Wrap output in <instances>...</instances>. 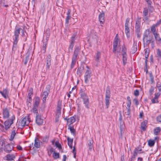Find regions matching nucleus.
<instances>
[{"instance_id":"obj_21","label":"nucleus","mask_w":161,"mask_h":161,"mask_svg":"<svg viewBox=\"0 0 161 161\" xmlns=\"http://www.w3.org/2000/svg\"><path fill=\"white\" fill-rule=\"evenodd\" d=\"M40 100L38 97H36L35 98V101L33 105V107L37 108L39 104Z\"/></svg>"},{"instance_id":"obj_35","label":"nucleus","mask_w":161,"mask_h":161,"mask_svg":"<svg viewBox=\"0 0 161 161\" xmlns=\"http://www.w3.org/2000/svg\"><path fill=\"white\" fill-rule=\"evenodd\" d=\"M157 26L154 24L153 25L151 26V31L153 34L156 33V27Z\"/></svg>"},{"instance_id":"obj_62","label":"nucleus","mask_w":161,"mask_h":161,"mask_svg":"<svg viewBox=\"0 0 161 161\" xmlns=\"http://www.w3.org/2000/svg\"><path fill=\"white\" fill-rule=\"evenodd\" d=\"M157 120L161 123V115L158 116L156 118Z\"/></svg>"},{"instance_id":"obj_47","label":"nucleus","mask_w":161,"mask_h":161,"mask_svg":"<svg viewBox=\"0 0 161 161\" xmlns=\"http://www.w3.org/2000/svg\"><path fill=\"white\" fill-rule=\"evenodd\" d=\"M18 161H26L25 158H24V155H22L20 157Z\"/></svg>"},{"instance_id":"obj_58","label":"nucleus","mask_w":161,"mask_h":161,"mask_svg":"<svg viewBox=\"0 0 161 161\" xmlns=\"http://www.w3.org/2000/svg\"><path fill=\"white\" fill-rule=\"evenodd\" d=\"M130 109L129 108H127V111L125 112V114L126 115L130 116Z\"/></svg>"},{"instance_id":"obj_57","label":"nucleus","mask_w":161,"mask_h":161,"mask_svg":"<svg viewBox=\"0 0 161 161\" xmlns=\"http://www.w3.org/2000/svg\"><path fill=\"white\" fill-rule=\"evenodd\" d=\"M125 32L126 33L127 36H128V34L129 33V27H125Z\"/></svg>"},{"instance_id":"obj_27","label":"nucleus","mask_w":161,"mask_h":161,"mask_svg":"<svg viewBox=\"0 0 161 161\" xmlns=\"http://www.w3.org/2000/svg\"><path fill=\"white\" fill-rule=\"evenodd\" d=\"M151 40L152 39H151L149 38L148 39V38H146V39H145L144 40H143L144 44L146 46H147L150 43Z\"/></svg>"},{"instance_id":"obj_3","label":"nucleus","mask_w":161,"mask_h":161,"mask_svg":"<svg viewBox=\"0 0 161 161\" xmlns=\"http://www.w3.org/2000/svg\"><path fill=\"white\" fill-rule=\"evenodd\" d=\"M126 49L125 45H123L122 47V50L120 49L119 51H117L119 53H120L123 55V64L125 65L127 60V55L126 54Z\"/></svg>"},{"instance_id":"obj_10","label":"nucleus","mask_w":161,"mask_h":161,"mask_svg":"<svg viewBox=\"0 0 161 161\" xmlns=\"http://www.w3.org/2000/svg\"><path fill=\"white\" fill-rule=\"evenodd\" d=\"M36 123L38 125H41L43 123V120L41 118L40 115L38 114L36 115Z\"/></svg>"},{"instance_id":"obj_11","label":"nucleus","mask_w":161,"mask_h":161,"mask_svg":"<svg viewBox=\"0 0 161 161\" xmlns=\"http://www.w3.org/2000/svg\"><path fill=\"white\" fill-rule=\"evenodd\" d=\"M21 30V28H16L14 32V40H18L19 36L20 33V31Z\"/></svg>"},{"instance_id":"obj_44","label":"nucleus","mask_w":161,"mask_h":161,"mask_svg":"<svg viewBox=\"0 0 161 161\" xmlns=\"http://www.w3.org/2000/svg\"><path fill=\"white\" fill-rule=\"evenodd\" d=\"M71 16L70 15H67L65 19V24H68L69 23V20L70 19Z\"/></svg>"},{"instance_id":"obj_48","label":"nucleus","mask_w":161,"mask_h":161,"mask_svg":"<svg viewBox=\"0 0 161 161\" xmlns=\"http://www.w3.org/2000/svg\"><path fill=\"white\" fill-rule=\"evenodd\" d=\"M74 47V43L70 42L69 46V52L71 51L72 50L73 48Z\"/></svg>"},{"instance_id":"obj_5","label":"nucleus","mask_w":161,"mask_h":161,"mask_svg":"<svg viewBox=\"0 0 161 161\" xmlns=\"http://www.w3.org/2000/svg\"><path fill=\"white\" fill-rule=\"evenodd\" d=\"M119 43V39L118 36V34H117L114 39L113 42V52L114 53L116 52V51H118V49L119 47V45H118Z\"/></svg>"},{"instance_id":"obj_29","label":"nucleus","mask_w":161,"mask_h":161,"mask_svg":"<svg viewBox=\"0 0 161 161\" xmlns=\"http://www.w3.org/2000/svg\"><path fill=\"white\" fill-rule=\"evenodd\" d=\"M155 141L152 139H150L148 141V144L150 147H153L155 143Z\"/></svg>"},{"instance_id":"obj_53","label":"nucleus","mask_w":161,"mask_h":161,"mask_svg":"<svg viewBox=\"0 0 161 161\" xmlns=\"http://www.w3.org/2000/svg\"><path fill=\"white\" fill-rule=\"evenodd\" d=\"M55 144L56 146L57 147H58L59 149H60L62 148L61 145L58 142H56L55 143Z\"/></svg>"},{"instance_id":"obj_7","label":"nucleus","mask_w":161,"mask_h":161,"mask_svg":"<svg viewBox=\"0 0 161 161\" xmlns=\"http://www.w3.org/2000/svg\"><path fill=\"white\" fill-rule=\"evenodd\" d=\"M148 9L147 8H144L142 16L143 17V20L144 21H146L148 20L149 16L148 14Z\"/></svg>"},{"instance_id":"obj_56","label":"nucleus","mask_w":161,"mask_h":161,"mask_svg":"<svg viewBox=\"0 0 161 161\" xmlns=\"http://www.w3.org/2000/svg\"><path fill=\"white\" fill-rule=\"evenodd\" d=\"M134 95L136 96H138L139 95V91L138 90H136L134 91Z\"/></svg>"},{"instance_id":"obj_28","label":"nucleus","mask_w":161,"mask_h":161,"mask_svg":"<svg viewBox=\"0 0 161 161\" xmlns=\"http://www.w3.org/2000/svg\"><path fill=\"white\" fill-rule=\"evenodd\" d=\"M34 146L36 148H39L40 147V144L38 139L36 138L35 140Z\"/></svg>"},{"instance_id":"obj_20","label":"nucleus","mask_w":161,"mask_h":161,"mask_svg":"<svg viewBox=\"0 0 161 161\" xmlns=\"http://www.w3.org/2000/svg\"><path fill=\"white\" fill-rule=\"evenodd\" d=\"M110 88L109 86H108L106 88V91L105 98H110Z\"/></svg>"},{"instance_id":"obj_6","label":"nucleus","mask_w":161,"mask_h":161,"mask_svg":"<svg viewBox=\"0 0 161 161\" xmlns=\"http://www.w3.org/2000/svg\"><path fill=\"white\" fill-rule=\"evenodd\" d=\"M31 120L29 116H26L24 118L21 122V125L22 126H25L28 125L30 123Z\"/></svg>"},{"instance_id":"obj_63","label":"nucleus","mask_w":161,"mask_h":161,"mask_svg":"<svg viewBox=\"0 0 161 161\" xmlns=\"http://www.w3.org/2000/svg\"><path fill=\"white\" fill-rule=\"evenodd\" d=\"M147 38H148V34L146 33H144L143 35V40H144L145 39H146Z\"/></svg>"},{"instance_id":"obj_37","label":"nucleus","mask_w":161,"mask_h":161,"mask_svg":"<svg viewBox=\"0 0 161 161\" xmlns=\"http://www.w3.org/2000/svg\"><path fill=\"white\" fill-rule=\"evenodd\" d=\"M46 36V41H47L49 39V37L50 36V31L49 29H47L45 33Z\"/></svg>"},{"instance_id":"obj_33","label":"nucleus","mask_w":161,"mask_h":161,"mask_svg":"<svg viewBox=\"0 0 161 161\" xmlns=\"http://www.w3.org/2000/svg\"><path fill=\"white\" fill-rule=\"evenodd\" d=\"M125 130L124 125H121L120 126V131L121 135L122 136L124 133Z\"/></svg>"},{"instance_id":"obj_36","label":"nucleus","mask_w":161,"mask_h":161,"mask_svg":"<svg viewBox=\"0 0 161 161\" xmlns=\"http://www.w3.org/2000/svg\"><path fill=\"white\" fill-rule=\"evenodd\" d=\"M53 156L54 159H57L59 158V153L54 152Z\"/></svg>"},{"instance_id":"obj_38","label":"nucleus","mask_w":161,"mask_h":161,"mask_svg":"<svg viewBox=\"0 0 161 161\" xmlns=\"http://www.w3.org/2000/svg\"><path fill=\"white\" fill-rule=\"evenodd\" d=\"M83 69V67H81L78 68L77 70V74L78 75H80L81 73L82 72Z\"/></svg>"},{"instance_id":"obj_52","label":"nucleus","mask_w":161,"mask_h":161,"mask_svg":"<svg viewBox=\"0 0 161 161\" xmlns=\"http://www.w3.org/2000/svg\"><path fill=\"white\" fill-rule=\"evenodd\" d=\"M75 35H74L73 36H72L71 38V43H74V42L75 39Z\"/></svg>"},{"instance_id":"obj_19","label":"nucleus","mask_w":161,"mask_h":161,"mask_svg":"<svg viewBox=\"0 0 161 161\" xmlns=\"http://www.w3.org/2000/svg\"><path fill=\"white\" fill-rule=\"evenodd\" d=\"M49 93L47 92H43L42 94V101L43 103H45L46 101V98L48 97Z\"/></svg>"},{"instance_id":"obj_25","label":"nucleus","mask_w":161,"mask_h":161,"mask_svg":"<svg viewBox=\"0 0 161 161\" xmlns=\"http://www.w3.org/2000/svg\"><path fill=\"white\" fill-rule=\"evenodd\" d=\"M68 144V145L70 147V148H72V143L73 142V139H70L69 137L67 138Z\"/></svg>"},{"instance_id":"obj_15","label":"nucleus","mask_w":161,"mask_h":161,"mask_svg":"<svg viewBox=\"0 0 161 161\" xmlns=\"http://www.w3.org/2000/svg\"><path fill=\"white\" fill-rule=\"evenodd\" d=\"M33 94V90L31 89L29 90V92L28 93L27 97V100L29 101V103L27 104L29 105L30 102L31 101V96Z\"/></svg>"},{"instance_id":"obj_1","label":"nucleus","mask_w":161,"mask_h":161,"mask_svg":"<svg viewBox=\"0 0 161 161\" xmlns=\"http://www.w3.org/2000/svg\"><path fill=\"white\" fill-rule=\"evenodd\" d=\"M79 94L81 98L82 99L84 104L86 108L89 109V99L87 94L83 91L82 89L80 90Z\"/></svg>"},{"instance_id":"obj_23","label":"nucleus","mask_w":161,"mask_h":161,"mask_svg":"<svg viewBox=\"0 0 161 161\" xmlns=\"http://www.w3.org/2000/svg\"><path fill=\"white\" fill-rule=\"evenodd\" d=\"M137 41H134L132 47V51L133 53H135L137 50Z\"/></svg>"},{"instance_id":"obj_34","label":"nucleus","mask_w":161,"mask_h":161,"mask_svg":"<svg viewBox=\"0 0 161 161\" xmlns=\"http://www.w3.org/2000/svg\"><path fill=\"white\" fill-rule=\"evenodd\" d=\"M138 153V151L137 149H135L134 151V153L133 156L131 158V159L130 161H131L133 159H134L136 157V156L137 155Z\"/></svg>"},{"instance_id":"obj_45","label":"nucleus","mask_w":161,"mask_h":161,"mask_svg":"<svg viewBox=\"0 0 161 161\" xmlns=\"http://www.w3.org/2000/svg\"><path fill=\"white\" fill-rule=\"evenodd\" d=\"M69 129L70 130V131H71V133L74 135L75 133V130L74 128L71 126H69Z\"/></svg>"},{"instance_id":"obj_39","label":"nucleus","mask_w":161,"mask_h":161,"mask_svg":"<svg viewBox=\"0 0 161 161\" xmlns=\"http://www.w3.org/2000/svg\"><path fill=\"white\" fill-rule=\"evenodd\" d=\"M156 40L158 41H160L161 39L158 35L157 33L153 34Z\"/></svg>"},{"instance_id":"obj_2","label":"nucleus","mask_w":161,"mask_h":161,"mask_svg":"<svg viewBox=\"0 0 161 161\" xmlns=\"http://www.w3.org/2000/svg\"><path fill=\"white\" fill-rule=\"evenodd\" d=\"M80 48L79 47H77L75 49L74 53L72 58V63L71 67V68H73L77 60L78 57V54L79 52Z\"/></svg>"},{"instance_id":"obj_60","label":"nucleus","mask_w":161,"mask_h":161,"mask_svg":"<svg viewBox=\"0 0 161 161\" xmlns=\"http://www.w3.org/2000/svg\"><path fill=\"white\" fill-rule=\"evenodd\" d=\"M29 59V55L25 57V61L24 62V64H26L28 61Z\"/></svg>"},{"instance_id":"obj_17","label":"nucleus","mask_w":161,"mask_h":161,"mask_svg":"<svg viewBox=\"0 0 161 161\" xmlns=\"http://www.w3.org/2000/svg\"><path fill=\"white\" fill-rule=\"evenodd\" d=\"M140 19L138 18L137 19L136 21L135 28L137 31H139L140 28Z\"/></svg>"},{"instance_id":"obj_31","label":"nucleus","mask_w":161,"mask_h":161,"mask_svg":"<svg viewBox=\"0 0 161 161\" xmlns=\"http://www.w3.org/2000/svg\"><path fill=\"white\" fill-rule=\"evenodd\" d=\"M161 131V129L159 127H157L154 129V134L155 135H158Z\"/></svg>"},{"instance_id":"obj_26","label":"nucleus","mask_w":161,"mask_h":161,"mask_svg":"<svg viewBox=\"0 0 161 161\" xmlns=\"http://www.w3.org/2000/svg\"><path fill=\"white\" fill-rule=\"evenodd\" d=\"M93 141L92 140H89L88 141V147L90 151H92L93 148Z\"/></svg>"},{"instance_id":"obj_30","label":"nucleus","mask_w":161,"mask_h":161,"mask_svg":"<svg viewBox=\"0 0 161 161\" xmlns=\"http://www.w3.org/2000/svg\"><path fill=\"white\" fill-rule=\"evenodd\" d=\"M17 131H16V130L14 129L12 131L11 135V137L10 138V140H12L13 139L14 137L15 136V135L16 132Z\"/></svg>"},{"instance_id":"obj_32","label":"nucleus","mask_w":161,"mask_h":161,"mask_svg":"<svg viewBox=\"0 0 161 161\" xmlns=\"http://www.w3.org/2000/svg\"><path fill=\"white\" fill-rule=\"evenodd\" d=\"M127 99L128 101V103L127 105V107H128L127 108H130V107L131 105V100L130 97L128 96Z\"/></svg>"},{"instance_id":"obj_59","label":"nucleus","mask_w":161,"mask_h":161,"mask_svg":"<svg viewBox=\"0 0 161 161\" xmlns=\"http://www.w3.org/2000/svg\"><path fill=\"white\" fill-rule=\"evenodd\" d=\"M151 101L152 103H157L158 102V99H157L154 98L151 100Z\"/></svg>"},{"instance_id":"obj_8","label":"nucleus","mask_w":161,"mask_h":161,"mask_svg":"<svg viewBox=\"0 0 161 161\" xmlns=\"http://www.w3.org/2000/svg\"><path fill=\"white\" fill-rule=\"evenodd\" d=\"M91 72L89 70H87L85 73L84 76L85 82L86 83H87L89 81V79L90 77Z\"/></svg>"},{"instance_id":"obj_55","label":"nucleus","mask_w":161,"mask_h":161,"mask_svg":"<svg viewBox=\"0 0 161 161\" xmlns=\"http://www.w3.org/2000/svg\"><path fill=\"white\" fill-rule=\"evenodd\" d=\"M37 108H35V107H33V112L34 114H36V115L38 114V111H37Z\"/></svg>"},{"instance_id":"obj_41","label":"nucleus","mask_w":161,"mask_h":161,"mask_svg":"<svg viewBox=\"0 0 161 161\" xmlns=\"http://www.w3.org/2000/svg\"><path fill=\"white\" fill-rule=\"evenodd\" d=\"M130 19L128 18L126 19L125 24V27H129V21Z\"/></svg>"},{"instance_id":"obj_24","label":"nucleus","mask_w":161,"mask_h":161,"mask_svg":"<svg viewBox=\"0 0 161 161\" xmlns=\"http://www.w3.org/2000/svg\"><path fill=\"white\" fill-rule=\"evenodd\" d=\"M147 123V121L145 120L142 122L141 124V128L143 130H145L146 127V125Z\"/></svg>"},{"instance_id":"obj_46","label":"nucleus","mask_w":161,"mask_h":161,"mask_svg":"<svg viewBox=\"0 0 161 161\" xmlns=\"http://www.w3.org/2000/svg\"><path fill=\"white\" fill-rule=\"evenodd\" d=\"M149 76L150 77V80L151 82L152 83H153L154 82V77L152 74V73H150L149 74Z\"/></svg>"},{"instance_id":"obj_40","label":"nucleus","mask_w":161,"mask_h":161,"mask_svg":"<svg viewBox=\"0 0 161 161\" xmlns=\"http://www.w3.org/2000/svg\"><path fill=\"white\" fill-rule=\"evenodd\" d=\"M109 99L110 98H105V105L106 106L107 108H108L110 104Z\"/></svg>"},{"instance_id":"obj_64","label":"nucleus","mask_w":161,"mask_h":161,"mask_svg":"<svg viewBox=\"0 0 161 161\" xmlns=\"http://www.w3.org/2000/svg\"><path fill=\"white\" fill-rule=\"evenodd\" d=\"M46 47L44 45H43L42 51L43 53H45L46 52Z\"/></svg>"},{"instance_id":"obj_50","label":"nucleus","mask_w":161,"mask_h":161,"mask_svg":"<svg viewBox=\"0 0 161 161\" xmlns=\"http://www.w3.org/2000/svg\"><path fill=\"white\" fill-rule=\"evenodd\" d=\"M50 86L49 85H47L46 87V90L44 91V92H47L48 93L50 92Z\"/></svg>"},{"instance_id":"obj_43","label":"nucleus","mask_w":161,"mask_h":161,"mask_svg":"<svg viewBox=\"0 0 161 161\" xmlns=\"http://www.w3.org/2000/svg\"><path fill=\"white\" fill-rule=\"evenodd\" d=\"M49 139V136H46L42 138V141L43 142H47Z\"/></svg>"},{"instance_id":"obj_61","label":"nucleus","mask_w":161,"mask_h":161,"mask_svg":"<svg viewBox=\"0 0 161 161\" xmlns=\"http://www.w3.org/2000/svg\"><path fill=\"white\" fill-rule=\"evenodd\" d=\"M157 54L159 57H161V51L159 49H158L157 50Z\"/></svg>"},{"instance_id":"obj_18","label":"nucleus","mask_w":161,"mask_h":161,"mask_svg":"<svg viewBox=\"0 0 161 161\" xmlns=\"http://www.w3.org/2000/svg\"><path fill=\"white\" fill-rule=\"evenodd\" d=\"M104 14L103 13H100L99 15V19L100 23L103 24L104 22Z\"/></svg>"},{"instance_id":"obj_42","label":"nucleus","mask_w":161,"mask_h":161,"mask_svg":"<svg viewBox=\"0 0 161 161\" xmlns=\"http://www.w3.org/2000/svg\"><path fill=\"white\" fill-rule=\"evenodd\" d=\"M101 56V53L99 52H97L96 56V60L98 61L99 59Z\"/></svg>"},{"instance_id":"obj_51","label":"nucleus","mask_w":161,"mask_h":161,"mask_svg":"<svg viewBox=\"0 0 161 161\" xmlns=\"http://www.w3.org/2000/svg\"><path fill=\"white\" fill-rule=\"evenodd\" d=\"M4 144V142L3 141H0V151H2Z\"/></svg>"},{"instance_id":"obj_49","label":"nucleus","mask_w":161,"mask_h":161,"mask_svg":"<svg viewBox=\"0 0 161 161\" xmlns=\"http://www.w3.org/2000/svg\"><path fill=\"white\" fill-rule=\"evenodd\" d=\"M133 102L135 103V104L136 106H137L139 104L138 100L136 98H134L133 100Z\"/></svg>"},{"instance_id":"obj_13","label":"nucleus","mask_w":161,"mask_h":161,"mask_svg":"<svg viewBox=\"0 0 161 161\" xmlns=\"http://www.w3.org/2000/svg\"><path fill=\"white\" fill-rule=\"evenodd\" d=\"M51 56L50 55L47 56V69H49L51 65Z\"/></svg>"},{"instance_id":"obj_16","label":"nucleus","mask_w":161,"mask_h":161,"mask_svg":"<svg viewBox=\"0 0 161 161\" xmlns=\"http://www.w3.org/2000/svg\"><path fill=\"white\" fill-rule=\"evenodd\" d=\"M0 93L5 99L8 97V91L6 89H5L3 91H0Z\"/></svg>"},{"instance_id":"obj_14","label":"nucleus","mask_w":161,"mask_h":161,"mask_svg":"<svg viewBox=\"0 0 161 161\" xmlns=\"http://www.w3.org/2000/svg\"><path fill=\"white\" fill-rule=\"evenodd\" d=\"M13 149V148L12 145L8 144L5 146L4 148V151L7 153H9Z\"/></svg>"},{"instance_id":"obj_54","label":"nucleus","mask_w":161,"mask_h":161,"mask_svg":"<svg viewBox=\"0 0 161 161\" xmlns=\"http://www.w3.org/2000/svg\"><path fill=\"white\" fill-rule=\"evenodd\" d=\"M18 40H14L13 47H17V44L18 42Z\"/></svg>"},{"instance_id":"obj_9","label":"nucleus","mask_w":161,"mask_h":161,"mask_svg":"<svg viewBox=\"0 0 161 161\" xmlns=\"http://www.w3.org/2000/svg\"><path fill=\"white\" fill-rule=\"evenodd\" d=\"M3 117L4 119L8 118L9 116L8 110L7 108H3Z\"/></svg>"},{"instance_id":"obj_22","label":"nucleus","mask_w":161,"mask_h":161,"mask_svg":"<svg viewBox=\"0 0 161 161\" xmlns=\"http://www.w3.org/2000/svg\"><path fill=\"white\" fill-rule=\"evenodd\" d=\"M6 157L7 160H13L15 158V155L13 154H8L6 155Z\"/></svg>"},{"instance_id":"obj_12","label":"nucleus","mask_w":161,"mask_h":161,"mask_svg":"<svg viewBox=\"0 0 161 161\" xmlns=\"http://www.w3.org/2000/svg\"><path fill=\"white\" fill-rule=\"evenodd\" d=\"M65 119L67 120V124L69 125L73 124L75 121V119L74 116L71 117L68 119L66 118Z\"/></svg>"},{"instance_id":"obj_4","label":"nucleus","mask_w":161,"mask_h":161,"mask_svg":"<svg viewBox=\"0 0 161 161\" xmlns=\"http://www.w3.org/2000/svg\"><path fill=\"white\" fill-rule=\"evenodd\" d=\"M15 119V117L14 115L12 116L10 118L8 119L4 122V125L6 129H8L10 126L13 123V121Z\"/></svg>"}]
</instances>
